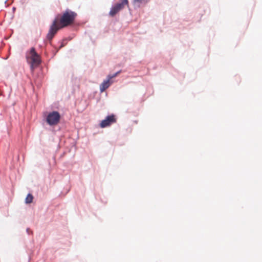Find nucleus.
I'll return each mask as SVG.
<instances>
[{
    "mask_svg": "<svg viewBox=\"0 0 262 262\" xmlns=\"http://www.w3.org/2000/svg\"><path fill=\"white\" fill-rule=\"evenodd\" d=\"M77 16V13L70 10H66L59 18H55L47 35L49 40H51L57 31L60 29L72 24Z\"/></svg>",
    "mask_w": 262,
    "mask_h": 262,
    "instance_id": "f257e3e1",
    "label": "nucleus"
},
{
    "mask_svg": "<svg viewBox=\"0 0 262 262\" xmlns=\"http://www.w3.org/2000/svg\"><path fill=\"white\" fill-rule=\"evenodd\" d=\"M26 57L27 61L30 65V68L33 72L40 63V56L35 51V48L32 47L29 51L26 53Z\"/></svg>",
    "mask_w": 262,
    "mask_h": 262,
    "instance_id": "f03ea898",
    "label": "nucleus"
},
{
    "mask_svg": "<svg viewBox=\"0 0 262 262\" xmlns=\"http://www.w3.org/2000/svg\"><path fill=\"white\" fill-rule=\"evenodd\" d=\"M60 115L58 112L53 111L50 113L47 117V122L50 125H55L58 123Z\"/></svg>",
    "mask_w": 262,
    "mask_h": 262,
    "instance_id": "7ed1b4c3",
    "label": "nucleus"
},
{
    "mask_svg": "<svg viewBox=\"0 0 262 262\" xmlns=\"http://www.w3.org/2000/svg\"><path fill=\"white\" fill-rule=\"evenodd\" d=\"M128 5V0H122L121 3L117 4L112 8L110 11V15L111 16H115L119 11L122 10L125 5Z\"/></svg>",
    "mask_w": 262,
    "mask_h": 262,
    "instance_id": "20e7f679",
    "label": "nucleus"
},
{
    "mask_svg": "<svg viewBox=\"0 0 262 262\" xmlns=\"http://www.w3.org/2000/svg\"><path fill=\"white\" fill-rule=\"evenodd\" d=\"M116 122L115 115L112 114L107 116L106 118L103 120L100 123V126L101 128H105L110 126L111 124Z\"/></svg>",
    "mask_w": 262,
    "mask_h": 262,
    "instance_id": "39448f33",
    "label": "nucleus"
},
{
    "mask_svg": "<svg viewBox=\"0 0 262 262\" xmlns=\"http://www.w3.org/2000/svg\"><path fill=\"white\" fill-rule=\"evenodd\" d=\"M120 71L116 73L114 75H109L107 76V79L105 80H104L103 82L100 85V90L101 92H103L105 91L111 85L110 80L116 77L118 74L120 73Z\"/></svg>",
    "mask_w": 262,
    "mask_h": 262,
    "instance_id": "423d86ee",
    "label": "nucleus"
},
{
    "mask_svg": "<svg viewBox=\"0 0 262 262\" xmlns=\"http://www.w3.org/2000/svg\"><path fill=\"white\" fill-rule=\"evenodd\" d=\"M33 199V195L29 193L27 195V197L26 198L25 202L27 204H30L32 202Z\"/></svg>",
    "mask_w": 262,
    "mask_h": 262,
    "instance_id": "0eeeda50",
    "label": "nucleus"
},
{
    "mask_svg": "<svg viewBox=\"0 0 262 262\" xmlns=\"http://www.w3.org/2000/svg\"><path fill=\"white\" fill-rule=\"evenodd\" d=\"M145 2V0H133V3L134 4H140Z\"/></svg>",
    "mask_w": 262,
    "mask_h": 262,
    "instance_id": "6e6552de",
    "label": "nucleus"
}]
</instances>
